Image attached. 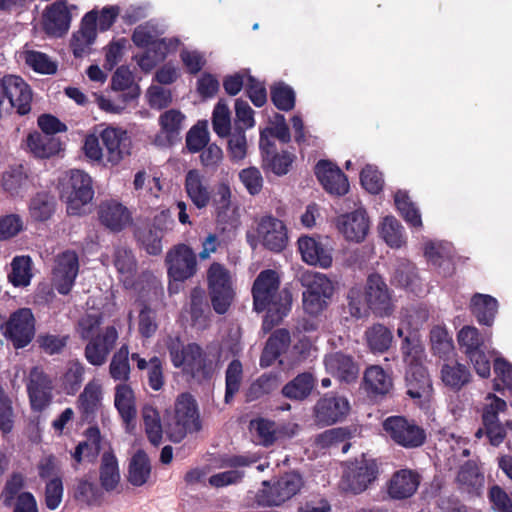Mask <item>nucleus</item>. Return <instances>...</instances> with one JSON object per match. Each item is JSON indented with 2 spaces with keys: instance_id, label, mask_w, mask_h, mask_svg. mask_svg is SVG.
Returning a JSON list of instances; mask_svg holds the SVG:
<instances>
[{
  "instance_id": "obj_1",
  "label": "nucleus",
  "mask_w": 512,
  "mask_h": 512,
  "mask_svg": "<svg viewBox=\"0 0 512 512\" xmlns=\"http://www.w3.org/2000/svg\"><path fill=\"white\" fill-rule=\"evenodd\" d=\"M253 309L266 311L263 329L278 325L291 309L292 295L287 289L280 290V278L275 270L261 271L255 278L252 289Z\"/></svg>"
},
{
  "instance_id": "obj_2",
  "label": "nucleus",
  "mask_w": 512,
  "mask_h": 512,
  "mask_svg": "<svg viewBox=\"0 0 512 512\" xmlns=\"http://www.w3.org/2000/svg\"><path fill=\"white\" fill-rule=\"evenodd\" d=\"M166 347L171 363L175 368H182L184 374L198 381L209 380L213 376L212 362L197 343L184 345L179 337L169 336Z\"/></svg>"
},
{
  "instance_id": "obj_3",
  "label": "nucleus",
  "mask_w": 512,
  "mask_h": 512,
  "mask_svg": "<svg viewBox=\"0 0 512 512\" xmlns=\"http://www.w3.org/2000/svg\"><path fill=\"white\" fill-rule=\"evenodd\" d=\"M302 292V306L306 314L319 317L326 311L331 303L334 286L332 281L322 273L305 271L300 276Z\"/></svg>"
},
{
  "instance_id": "obj_4",
  "label": "nucleus",
  "mask_w": 512,
  "mask_h": 512,
  "mask_svg": "<svg viewBox=\"0 0 512 512\" xmlns=\"http://www.w3.org/2000/svg\"><path fill=\"white\" fill-rule=\"evenodd\" d=\"M206 280L213 310L219 315L227 313L236 296L230 271L223 264L213 262L207 269Z\"/></svg>"
},
{
  "instance_id": "obj_5",
  "label": "nucleus",
  "mask_w": 512,
  "mask_h": 512,
  "mask_svg": "<svg viewBox=\"0 0 512 512\" xmlns=\"http://www.w3.org/2000/svg\"><path fill=\"white\" fill-rule=\"evenodd\" d=\"M93 197L92 179L82 170H71L60 182V198L67 204L69 215H80Z\"/></svg>"
},
{
  "instance_id": "obj_6",
  "label": "nucleus",
  "mask_w": 512,
  "mask_h": 512,
  "mask_svg": "<svg viewBox=\"0 0 512 512\" xmlns=\"http://www.w3.org/2000/svg\"><path fill=\"white\" fill-rule=\"evenodd\" d=\"M382 429L396 445L405 449L422 447L427 440L426 430L415 419L392 415L384 419Z\"/></svg>"
},
{
  "instance_id": "obj_7",
  "label": "nucleus",
  "mask_w": 512,
  "mask_h": 512,
  "mask_svg": "<svg viewBox=\"0 0 512 512\" xmlns=\"http://www.w3.org/2000/svg\"><path fill=\"white\" fill-rule=\"evenodd\" d=\"M459 349L472 364L481 378H488L491 372L490 360L486 353L485 338L474 326H463L457 333Z\"/></svg>"
},
{
  "instance_id": "obj_8",
  "label": "nucleus",
  "mask_w": 512,
  "mask_h": 512,
  "mask_svg": "<svg viewBox=\"0 0 512 512\" xmlns=\"http://www.w3.org/2000/svg\"><path fill=\"white\" fill-rule=\"evenodd\" d=\"M169 291L172 292V282L184 283L194 277L198 271L197 255L187 244L179 243L170 248L165 257Z\"/></svg>"
},
{
  "instance_id": "obj_9",
  "label": "nucleus",
  "mask_w": 512,
  "mask_h": 512,
  "mask_svg": "<svg viewBox=\"0 0 512 512\" xmlns=\"http://www.w3.org/2000/svg\"><path fill=\"white\" fill-rule=\"evenodd\" d=\"M201 429L195 399L189 393H182L175 403L174 424L169 425L167 433L169 439L175 443L181 442L188 432H197Z\"/></svg>"
},
{
  "instance_id": "obj_10",
  "label": "nucleus",
  "mask_w": 512,
  "mask_h": 512,
  "mask_svg": "<svg viewBox=\"0 0 512 512\" xmlns=\"http://www.w3.org/2000/svg\"><path fill=\"white\" fill-rule=\"evenodd\" d=\"M36 320L30 308H19L0 326L3 336L15 349L28 346L35 337Z\"/></svg>"
},
{
  "instance_id": "obj_11",
  "label": "nucleus",
  "mask_w": 512,
  "mask_h": 512,
  "mask_svg": "<svg viewBox=\"0 0 512 512\" xmlns=\"http://www.w3.org/2000/svg\"><path fill=\"white\" fill-rule=\"evenodd\" d=\"M364 296L367 307L374 315L387 317L393 313L392 290L378 273H372L367 277Z\"/></svg>"
},
{
  "instance_id": "obj_12",
  "label": "nucleus",
  "mask_w": 512,
  "mask_h": 512,
  "mask_svg": "<svg viewBox=\"0 0 512 512\" xmlns=\"http://www.w3.org/2000/svg\"><path fill=\"white\" fill-rule=\"evenodd\" d=\"M378 472V465L374 459H356L347 465L342 477L343 489L360 494L377 479Z\"/></svg>"
},
{
  "instance_id": "obj_13",
  "label": "nucleus",
  "mask_w": 512,
  "mask_h": 512,
  "mask_svg": "<svg viewBox=\"0 0 512 512\" xmlns=\"http://www.w3.org/2000/svg\"><path fill=\"white\" fill-rule=\"evenodd\" d=\"M26 388L32 411L42 412L51 404L54 384L42 367L31 368Z\"/></svg>"
},
{
  "instance_id": "obj_14",
  "label": "nucleus",
  "mask_w": 512,
  "mask_h": 512,
  "mask_svg": "<svg viewBox=\"0 0 512 512\" xmlns=\"http://www.w3.org/2000/svg\"><path fill=\"white\" fill-rule=\"evenodd\" d=\"M487 400H490V402L483 407L482 425L489 443L497 447L503 443L507 435L504 424L499 420V413L507 410V403L504 399L492 393L488 394Z\"/></svg>"
},
{
  "instance_id": "obj_15",
  "label": "nucleus",
  "mask_w": 512,
  "mask_h": 512,
  "mask_svg": "<svg viewBox=\"0 0 512 512\" xmlns=\"http://www.w3.org/2000/svg\"><path fill=\"white\" fill-rule=\"evenodd\" d=\"M257 239L267 250L282 252L288 244V230L284 222L272 215L263 216L256 228Z\"/></svg>"
},
{
  "instance_id": "obj_16",
  "label": "nucleus",
  "mask_w": 512,
  "mask_h": 512,
  "mask_svg": "<svg viewBox=\"0 0 512 512\" xmlns=\"http://www.w3.org/2000/svg\"><path fill=\"white\" fill-rule=\"evenodd\" d=\"M350 411L347 398L333 393L322 396L315 404L313 413L319 425L329 426L346 418Z\"/></svg>"
},
{
  "instance_id": "obj_17",
  "label": "nucleus",
  "mask_w": 512,
  "mask_h": 512,
  "mask_svg": "<svg viewBox=\"0 0 512 512\" xmlns=\"http://www.w3.org/2000/svg\"><path fill=\"white\" fill-rule=\"evenodd\" d=\"M118 331L114 326L105 327L94 338L87 340L84 348L86 361L95 367L103 366L118 340Z\"/></svg>"
},
{
  "instance_id": "obj_18",
  "label": "nucleus",
  "mask_w": 512,
  "mask_h": 512,
  "mask_svg": "<svg viewBox=\"0 0 512 512\" xmlns=\"http://www.w3.org/2000/svg\"><path fill=\"white\" fill-rule=\"evenodd\" d=\"M79 271L78 254L73 250H66L56 258L53 269V285L61 295H67L74 286Z\"/></svg>"
},
{
  "instance_id": "obj_19",
  "label": "nucleus",
  "mask_w": 512,
  "mask_h": 512,
  "mask_svg": "<svg viewBox=\"0 0 512 512\" xmlns=\"http://www.w3.org/2000/svg\"><path fill=\"white\" fill-rule=\"evenodd\" d=\"M97 215L100 224L113 233H119L133 223L131 211L115 199L101 201L97 207Z\"/></svg>"
},
{
  "instance_id": "obj_20",
  "label": "nucleus",
  "mask_w": 512,
  "mask_h": 512,
  "mask_svg": "<svg viewBox=\"0 0 512 512\" xmlns=\"http://www.w3.org/2000/svg\"><path fill=\"white\" fill-rule=\"evenodd\" d=\"M303 484V478L299 473H285L268 490L263 491L260 502L266 506H279L295 496Z\"/></svg>"
},
{
  "instance_id": "obj_21",
  "label": "nucleus",
  "mask_w": 512,
  "mask_h": 512,
  "mask_svg": "<svg viewBox=\"0 0 512 512\" xmlns=\"http://www.w3.org/2000/svg\"><path fill=\"white\" fill-rule=\"evenodd\" d=\"M259 149L262 157V168L271 171L277 176L286 175L294 162L295 156L288 151L278 152L275 143L260 133Z\"/></svg>"
},
{
  "instance_id": "obj_22",
  "label": "nucleus",
  "mask_w": 512,
  "mask_h": 512,
  "mask_svg": "<svg viewBox=\"0 0 512 512\" xmlns=\"http://www.w3.org/2000/svg\"><path fill=\"white\" fill-rule=\"evenodd\" d=\"M4 90L7 101L11 105V113L15 111L19 116L30 113L33 98L32 89L23 78L16 75L3 77Z\"/></svg>"
},
{
  "instance_id": "obj_23",
  "label": "nucleus",
  "mask_w": 512,
  "mask_h": 512,
  "mask_svg": "<svg viewBox=\"0 0 512 512\" xmlns=\"http://www.w3.org/2000/svg\"><path fill=\"white\" fill-rule=\"evenodd\" d=\"M71 19L67 1L57 0L43 11V30L50 37H63L70 28Z\"/></svg>"
},
{
  "instance_id": "obj_24",
  "label": "nucleus",
  "mask_w": 512,
  "mask_h": 512,
  "mask_svg": "<svg viewBox=\"0 0 512 512\" xmlns=\"http://www.w3.org/2000/svg\"><path fill=\"white\" fill-rule=\"evenodd\" d=\"M406 394L419 404L429 402L433 386L427 368L423 364L408 366L405 373Z\"/></svg>"
},
{
  "instance_id": "obj_25",
  "label": "nucleus",
  "mask_w": 512,
  "mask_h": 512,
  "mask_svg": "<svg viewBox=\"0 0 512 512\" xmlns=\"http://www.w3.org/2000/svg\"><path fill=\"white\" fill-rule=\"evenodd\" d=\"M100 137L106 149L107 161L111 165L119 164L131 154L132 141L127 131L121 128L107 127L101 132Z\"/></svg>"
},
{
  "instance_id": "obj_26",
  "label": "nucleus",
  "mask_w": 512,
  "mask_h": 512,
  "mask_svg": "<svg viewBox=\"0 0 512 512\" xmlns=\"http://www.w3.org/2000/svg\"><path fill=\"white\" fill-rule=\"evenodd\" d=\"M315 175L325 191L343 196L349 191V182L343 171L330 160H319L315 165Z\"/></svg>"
},
{
  "instance_id": "obj_27",
  "label": "nucleus",
  "mask_w": 512,
  "mask_h": 512,
  "mask_svg": "<svg viewBox=\"0 0 512 512\" xmlns=\"http://www.w3.org/2000/svg\"><path fill=\"white\" fill-rule=\"evenodd\" d=\"M326 370L340 382L351 384L359 376V364L354 357L342 351L329 353L324 358Z\"/></svg>"
},
{
  "instance_id": "obj_28",
  "label": "nucleus",
  "mask_w": 512,
  "mask_h": 512,
  "mask_svg": "<svg viewBox=\"0 0 512 512\" xmlns=\"http://www.w3.org/2000/svg\"><path fill=\"white\" fill-rule=\"evenodd\" d=\"M184 190L192 204L198 209L206 208L212 199L213 189L198 169H190L185 174Z\"/></svg>"
},
{
  "instance_id": "obj_29",
  "label": "nucleus",
  "mask_w": 512,
  "mask_h": 512,
  "mask_svg": "<svg viewBox=\"0 0 512 512\" xmlns=\"http://www.w3.org/2000/svg\"><path fill=\"white\" fill-rule=\"evenodd\" d=\"M97 18L96 10L87 12L81 20L79 31L73 34L70 46L75 58H82L89 53L97 37Z\"/></svg>"
},
{
  "instance_id": "obj_30",
  "label": "nucleus",
  "mask_w": 512,
  "mask_h": 512,
  "mask_svg": "<svg viewBox=\"0 0 512 512\" xmlns=\"http://www.w3.org/2000/svg\"><path fill=\"white\" fill-rule=\"evenodd\" d=\"M361 387L369 398H383L392 389L393 379L380 365H370L364 371Z\"/></svg>"
},
{
  "instance_id": "obj_31",
  "label": "nucleus",
  "mask_w": 512,
  "mask_h": 512,
  "mask_svg": "<svg viewBox=\"0 0 512 512\" xmlns=\"http://www.w3.org/2000/svg\"><path fill=\"white\" fill-rule=\"evenodd\" d=\"M369 224V218L364 209H357L337 218L338 230L349 241H363L368 234Z\"/></svg>"
},
{
  "instance_id": "obj_32",
  "label": "nucleus",
  "mask_w": 512,
  "mask_h": 512,
  "mask_svg": "<svg viewBox=\"0 0 512 512\" xmlns=\"http://www.w3.org/2000/svg\"><path fill=\"white\" fill-rule=\"evenodd\" d=\"M101 401V384L96 379H92L85 385L76 402L82 422L88 424L95 422Z\"/></svg>"
},
{
  "instance_id": "obj_33",
  "label": "nucleus",
  "mask_w": 512,
  "mask_h": 512,
  "mask_svg": "<svg viewBox=\"0 0 512 512\" xmlns=\"http://www.w3.org/2000/svg\"><path fill=\"white\" fill-rule=\"evenodd\" d=\"M421 481L418 472L411 469H400L396 471L388 482V495L395 500H403L413 496Z\"/></svg>"
},
{
  "instance_id": "obj_34",
  "label": "nucleus",
  "mask_w": 512,
  "mask_h": 512,
  "mask_svg": "<svg viewBox=\"0 0 512 512\" xmlns=\"http://www.w3.org/2000/svg\"><path fill=\"white\" fill-rule=\"evenodd\" d=\"M440 378L450 390L459 392L472 382L473 376L467 365L458 361H450L441 366Z\"/></svg>"
},
{
  "instance_id": "obj_35",
  "label": "nucleus",
  "mask_w": 512,
  "mask_h": 512,
  "mask_svg": "<svg viewBox=\"0 0 512 512\" xmlns=\"http://www.w3.org/2000/svg\"><path fill=\"white\" fill-rule=\"evenodd\" d=\"M298 248L304 262L328 268L332 264V256L321 242L313 237L302 236L298 240Z\"/></svg>"
},
{
  "instance_id": "obj_36",
  "label": "nucleus",
  "mask_w": 512,
  "mask_h": 512,
  "mask_svg": "<svg viewBox=\"0 0 512 512\" xmlns=\"http://www.w3.org/2000/svg\"><path fill=\"white\" fill-rule=\"evenodd\" d=\"M498 301L491 295L475 293L469 309L480 325L491 327L498 312Z\"/></svg>"
},
{
  "instance_id": "obj_37",
  "label": "nucleus",
  "mask_w": 512,
  "mask_h": 512,
  "mask_svg": "<svg viewBox=\"0 0 512 512\" xmlns=\"http://www.w3.org/2000/svg\"><path fill=\"white\" fill-rule=\"evenodd\" d=\"M29 151L37 158H50L61 151V141L53 135H45L34 131L26 139Z\"/></svg>"
},
{
  "instance_id": "obj_38",
  "label": "nucleus",
  "mask_w": 512,
  "mask_h": 512,
  "mask_svg": "<svg viewBox=\"0 0 512 512\" xmlns=\"http://www.w3.org/2000/svg\"><path fill=\"white\" fill-rule=\"evenodd\" d=\"M114 405L126 425L135 421L137 415L135 395L128 384L120 383L115 387Z\"/></svg>"
},
{
  "instance_id": "obj_39",
  "label": "nucleus",
  "mask_w": 512,
  "mask_h": 512,
  "mask_svg": "<svg viewBox=\"0 0 512 512\" xmlns=\"http://www.w3.org/2000/svg\"><path fill=\"white\" fill-rule=\"evenodd\" d=\"M87 441L79 442L72 453V458L77 464L82 463L84 459L93 462L100 452L101 434L98 426H90L84 432Z\"/></svg>"
},
{
  "instance_id": "obj_40",
  "label": "nucleus",
  "mask_w": 512,
  "mask_h": 512,
  "mask_svg": "<svg viewBox=\"0 0 512 512\" xmlns=\"http://www.w3.org/2000/svg\"><path fill=\"white\" fill-rule=\"evenodd\" d=\"M456 480L461 490L473 495H479L484 486V475L471 460L460 467Z\"/></svg>"
},
{
  "instance_id": "obj_41",
  "label": "nucleus",
  "mask_w": 512,
  "mask_h": 512,
  "mask_svg": "<svg viewBox=\"0 0 512 512\" xmlns=\"http://www.w3.org/2000/svg\"><path fill=\"white\" fill-rule=\"evenodd\" d=\"M314 386L315 379L313 375L309 372H304L286 383L281 389V394L293 401H303L310 396Z\"/></svg>"
},
{
  "instance_id": "obj_42",
  "label": "nucleus",
  "mask_w": 512,
  "mask_h": 512,
  "mask_svg": "<svg viewBox=\"0 0 512 512\" xmlns=\"http://www.w3.org/2000/svg\"><path fill=\"white\" fill-rule=\"evenodd\" d=\"M151 475V463L144 450H137L128 465V482L134 487L145 485Z\"/></svg>"
},
{
  "instance_id": "obj_43",
  "label": "nucleus",
  "mask_w": 512,
  "mask_h": 512,
  "mask_svg": "<svg viewBox=\"0 0 512 512\" xmlns=\"http://www.w3.org/2000/svg\"><path fill=\"white\" fill-rule=\"evenodd\" d=\"M169 52V43L165 38L157 39L141 55H136L138 66L145 73L153 70L159 63L165 60Z\"/></svg>"
},
{
  "instance_id": "obj_44",
  "label": "nucleus",
  "mask_w": 512,
  "mask_h": 512,
  "mask_svg": "<svg viewBox=\"0 0 512 512\" xmlns=\"http://www.w3.org/2000/svg\"><path fill=\"white\" fill-rule=\"evenodd\" d=\"M101 487L106 492L114 491L120 482L118 460L113 452H104L99 468Z\"/></svg>"
},
{
  "instance_id": "obj_45",
  "label": "nucleus",
  "mask_w": 512,
  "mask_h": 512,
  "mask_svg": "<svg viewBox=\"0 0 512 512\" xmlns=\"http://www.w3.org/2000/svg\"><path fill=\"white\" fill-rule=\"evenodd\" d=\"M189 315L193 326L206 328L209 324L210 307L205 292L201 288H193L190 293Z\"/></svg>"
},
{
  "instance_id": "obj_46",
  "label": "nucleus",
  "mask_w": 512,
  "mask_h": 512,
  "mask_svg": "<svg viewBox=\"0 0 512 512\" xmlns=\"http://www.w3.org/2000/svg\"><path fill=\"white\" fill-rule=\"evenodd\" d=\"M28 209L33 221L46 222L55 213L56 200L48 192H38L30 199Z\"/></svg>"
},
{
  "instance_id": "obj_47",
  "label": "nucleus",
  "mask_w": 512,
  "mask_h": 512,
  "mask_svg": "<svg viewBox=\"0 0 512 512\" xmlns=\"http://www.w3.org/2000/svg\"><path fill=\"white\" fill-rule=\"evenodd\" d=\"M185 115L177 109H169L159 116L160 132L169 144L180 140Z\"/></svg>"
},
{
  "instance_id": "obj_48",
  "label": "nucleus",
  "mask_w": 512,
  "mask_h": 512,
  "mask_svg": "<svg viewBox=\"0 0 512 512\" xmlns=\"http://www.w3.org/2000/svg\"><path fill=\"white\" fill-rule=\"evenodd\" d=\"M365 339L372 353L383 354L391 347L393 334L385 325L376 323L366 330Z\"/></svg>"
},
{
  "instance_id": "obj_49",
  "label": "nucleus",
  "mask_w": 512,
  "mask_h": 512,
  "mask_svg": "<svg viewBox=\"0 0 512 512\" xmlns=\"http://www.w3.org/2000/svg\"><path fill=\"white\" fill-rule=\"evenodd\" d=\"M279 387V378L273 373H264L254 380L245 392L246 402H253L271 394Z\"/></svg>"
},
{
  "instance_id": "obj_50",
  "label": "nucleus",
  "mask_w": 512,
  "mask_h": 512,
  "mask_svg": "<svg viewBox=\"0 0 512 512\" xmlns=\"http://www.w3.org/2000/svg\"><path fill=\"white\" fill-rule=\"evenodd\" d=\"M418 279L416 266L408 260H401L392 273L391 284L413 292Z\"/></svg>"
},
{
  "instance_id": "obj_51",
  "label": "nucleus",
  "mask_w": 512,
  "mask_h": 512,
  "mask_svg": "<svg viewBox=\"0 0 512 512\" xmlns=\"http://www.w3.org/2000/svg\"><path fill=\"white\" fill-rule=\"evenodd\" d=\"M129 347L123 344L112 356L109 375L115 381L126 383L130 379Z\"/></svg>"
},
{
  "instance_id": "obj_52",
  "label": "nucleus",
  "mask_w": 512,
  "mask_h": 512,
  "mask_svg": "<svg viewBox=\"0 0 512 512\" xmlns=\"http://www.w3.org/2000/svg\"><path fill=\"white\" fill-rule=\"evenodd\" d=\"M142 418L149 442L156 447L159 446L162 441L163 428L158 410L151 405H145L142 408Z\"/></svg>"
},
{
  "instance_id": "obj_53",
  "label": "nucleus",
  "mask_w": 512,
  "mask_h": 512,
  "mask_svg": "<svg viewBox=\"0 0 512 512\" xmlns=\"http://www.w3.org/2000/svg\"><path fill=\"white\" fill-rule=\"evenodd\" d=\"M243 380V366L240 360L233 359L225 371L224 402L230 404L239 392Z\"/></svg>"
},
{
  "instance_id": "obj_54",
  "label": "nucleus",
  "mask_w": 512,
  "mask_h": 512,
  "mask_svg": "<svg viewBox=\"0 0 512 512\" xmlns=\"http://www.w3.org/2000/svg\"><path fill=\"white\" fill-rule=\"evenodd\" d=\"M270 98L273 105L280 111L288 112L295 107V91L283 81L276 82L270 87Z\"/></svg>"
},
{
  "instance_id": "obj_55",
  "label": "nucleus",
  "mask_w": 512,
  "mask_h": 512,
  "mask_svg": "<svg viewBox=\"0 0 512 512\" xmlns=\"http://www.w3.org/2000/svg\"><path fill=\"white\" fill-rule=\"evenodd\" d=\"M31 258L29 256H16L11 262V272L8 274L9 282L14 287H25L30 284Z\"/></svg>"
},
{
  "instance_id": "obj_56",
  "label": "nucleus",
  "mask_w": 512,
  "mask_h": 512,
  "mask_svg": "<svg viewBox=\"0 0 512 512\" xmlns=\"http://www.w3.org/2000/svg\"><path fill=\"white\" fill-rule=\"evenodd\" d=\"M86 368L79 360H72L68 363L67 369L62 376V386L68 395H75L82 386Z\"/></svg>"
},
{
  "instance_id": "obj_57",
  "label": "nucleus",
  "mask_w": 512,
  "mask_h": 512,
  "mask_svg": "<svg viewBox=\"0 0 512 512\" xmlns=\"http://www.w3.org/2000/svg\"><path fill=\"white\" fill-rule=\"evenodd\" d=\"M212 128L220 138H227L231 132V112L225 102L220 99L214 106L212 113Z\"/></svg>"
},
{
  "instance_id": "obj_58",
  "label": "nucleus",
  "mask_w": 512,
  "mask_h": 512,
  "mask_svg": "<svg viewBox=\"0 0 512 512\" xmlns=\"http://www.w3.org/2000/svg\"><path fill=\"white\" fill-rule=\"evenodd\" d=\"M74 497L88 506H101L104 501V490L93 482L81 479L75 488Z\"/></svg>"
},
{
  "instance_id": "obj_59",
  "label": "nucleus",
  "mask_w": 512,
  "mask_h": 512,
  "mask_svg": "<svg viewBox=\"0 0 512 512\" xmlns=\"http://www.w3.org/2000/svg\"><path fill=\"white\" fill-rule=\"evenodd\" d=\"M431 350L439 358H446L452 352L453 340L446 328L434 326L430 331Z\"/></svg>"
},
{
  "instance_id": "obj_60",
  "label": "nucleus",
  "mask_w": 512,
  "mask_h": 512,
  "mask_svg": "<svg viewBox=\"0 0 512 512\" xmlns=\"http://www.w3.org/2000/svg\"><path fill=\"white\" fill-rule=\"evenodd\" d=\"M394 202L400 214L409 225L416 228L422 226L420 212L406 192L400 190L396 192Z\"/></svg>"
},
{
  "instance_id": "obj_61",
  "label": "nucleus",
  "mask_w": 512,
  "mask_h": 512,
  "mask_svg": "<svg viewBox=\"0 0 512 512\" xmlns=\"http://www.w3.org/2000/svg\"><path fill=\"white\" fill-rule=\"evenodd\" d=\"M137 242L150 255H159L162 252L161 232L148 227L139 228L135 232Z\"/></svg>"
},
{
  "instance_id": "obj_62",
  "label": "nucleus",
  "mask_w": 512,
  "mask_h": 512,
  "mask_svg": "<svg viewBox=\"0 0 512 512\" xmlns=\"http://www.w3.org/2000/svg\"><path fill=\"white\" fill-rule=\"evenodd\" d=\"M400 351L407 367L414 364H422L424 347L416 335L405 336L402 340Z\"/></svg>"
},
{
  "instance_id": "obj_63",
  "label": "nucleus",
  "mask_w": 512,
  "mask_h": 512,
  "mask_svg": "<svg viewBox=\"0 0 512 512\" xmlns=\"http://www.w3.org/2000/svg\"><path fill=\"white\" fill-rule=\"evenodd\" d=\"M381 235L392 248H399L404 243L403 227L394 216H386L383 219Z\"/></svg>"
},
{
  "instance_id": "obj_64",
  "label": "nucleus",
  "mask_w": 512,
  "mask_h": 512,
  "mask_svg": "<svg viewBox=\"0 0 512 512\" xmlns=\"http://www.w3.org/2000/svg\"><path fill=\"white\" fill-rule=\"evenodd\" d=\"M28 181L27 174L22 165L12 167L2 175V188L10 195L19 194L20 190L26 186Z\"/></svg>"
}]
</instances>
